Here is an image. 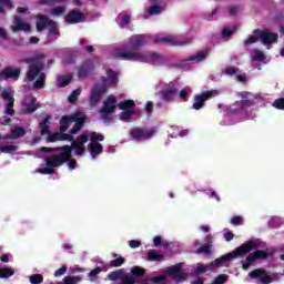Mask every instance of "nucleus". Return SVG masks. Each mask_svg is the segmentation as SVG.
<instances>
[{"label": "nucleus", "mask_w": 284, "mask_h": 284, "mask_svg": "<svg viewBox=\"0 0 284 284\" xmlns=\"http://www.w3.org/2000/svg\"><path fill=\"white\" fill-rule=\"evenodd\" d=\"M23 63L29 65L24 81L33 83V90H43L47 79L43 72V70H45V54L38 53L33 57L26 58Z\"/></svg>", "instance_id": "nucleus-1"}, {"label": "nucleus", "mask_w": 284, "mask_h": 284, "mask_svg": "<svg viewBox=\"0 0 284 284\" xmlns=\"http://www.w3.org/2000/svg\"><path fill=\"white\" fill-rule=\"evenodd\" d=\"M255 247H256V244L254 243V240H248L245 243H243L241 246L236 247L233 252L215 258L211 263V270L214 272V270H219V267H223L225 263H230V261H233V258H245V256H247L250 252H253Z\"/></svg>", "instance_id": "nucleus-2"}, {"label": "nucleus", "mask_w": 284, "mask_h": 284, "mask_svg": "<svg viewBox=\"0 0 284 284\" xmlns=\"http://www.w3.org/2000/svg\"><path fill=\"white\" fill-rule=\"evenodd\" d=\"M39 152H41L42 154H52V152H61L60 154H53L49 158H45L44 160L47 168L54 170V168H61L63 163H68V161H70L71 149L68 145L58 148L42 146L39 149Z\"/></svg>", "instance_id": "nucleus-3"}, {"label": "nucleus", "mask_w": 284, "mask_h": 284, "mask_svg": "<svg viewBox=\"0 0 284 284\" xmlns=\"http://www.w3.org/2000/svg\"><path fill=\"white\" fill-rule=\"evenodd\" d=\"M116 57L119 59H125L126 61H144V63H161L164 61L163 55L152 52L149 55L143 53L130 52V51H118Z\"/></svg>", "instance_id": "nucleus-4"}, {"label": "nucleus", "mask_w": 284, "mask_h": 284, "mask_svg": "<svg viewBox=\"0 0 284 284\" xmlns=\"http://www.w3.org/2000/svg\"><path fill=\"white\" fill-rule=\"evenodd\" d=\"M61 119L62 124L67 128V130H70V125L74 123L73 128L69 131L71 136H73V134H79V132L83 130V125H85V115H83L81 112L63 115Z\"/></svg>", "instance_id": "nucleus-5"}, {"label": "nucleus", "mask_w": 284, "mask_h": 284, "mask_svg": "<svg viewBox=\"0 0 284 284\" xmlns=\"http://www.w3.org/2000/svg\"><path fill=\"white\" fill-rule=\"evenodd\" d=\"M150 41L148 34H135L129 39V49H121L119 52H139Z\"/></svg>", "instance_id": "nucleus-6"}, {"label": "nucleus", "mask_w": 284, "mask_h": 284, "mask_svg": "<svg viewBox=\"0 0 284 284\" xmlns=\"http://www.w3.org/2000/svg\"><path fill=\"white\" fill-rule=\"evenodd\" d=\"M90 140V135L88 133H82L77 138V140H71V145L68 148L71 149L70 151V159H72V150H75L77 156H83L85 154V143Z\"/></svg>", "instance_id": "nucleus-7"}, {"label": "nucleus", "mask_w": 284, "mask_h": 284, "mask_svg": "<svg viewBox=\"0 0 284 284\" xmlns=\"http://www.w3.org/2000/svg\"><path fill=\"white\" fill-rule=\"evenodd\" d=\"M156 135V128L143 129L141 126H135L130 130V136L133 141H150Z\"/></svg>", "instance_id": "nucleus-8"}, {"label": "nucleus", "mask_w": 284, "mask_h": 284, "mask_svg": "<svg viewBox=\"0 0 284 284\" xmlns=\"http://www.w3.org/2000/svg\"><path fill=\"white\" fill-rule=\"evenodd\" d=\"M160 93L162 101L165 103H173V101H176V97H179V88H176V84L171 81L161 89Z\"/></svg>", "instance_id": "nucleus-9"}, {"label": "nucleus", "mask_w": 284, "mask_h": 284, "mask_svg": "<svg viewBox=\"0 0 284 284\" xmlns=\"http://www.w3.org/2000/svg\"><path fill=\"white\" fill-rule=\"evenodd\" d=\"M65 132H68V126H65V124L62 123V118H61L59 131L52 134H49L47 141L49 143H57V141H74V135L67 134Z\"/></svg>", "instance_id": "nucleus-10"}, {"label": "nucleus", "mask_w": 284, "mask_h": 284, "mask_svg": "<svg viewBox=\"0 0 284 284\" xmlns=\"http://www.w3.org/2000/svg\"><path fill=\"white\" fill-rule=\"evenodd\" d=\"M250 278L256 281L257 284L274 283V277L267 274L264 267L255 268L248 273Z\"/></svg>", "instance_id": "nucleus-11"}, {"label": "nucleus", "mask_w": 284, "mask_h": 284, "mask_svg": "<svg viewBox=\"0 0 284 284\" xmlns=\"http://www.w3.org/2000/svg\"><path fill=\"white\" fill-rule=\"evenodd\" d=\"M253 100H240L230 104L226 109L227 114H243L247 108H252L254 105Z\"/></svg>", "instance_id": "nucleus-12"}, {"label": "nucleus", "mask_w": 284, "mask_h": 284, "mask_svg": "<svg viewBox=\"0 0 284 284\" xmlns=\"http://www.w3.org/2000/svg\"><path fill=\"white\" fill-rule=\"evenodd\" d=\"M253 34H257V37H260L263 45H272V43H276V41H278V33H274L270 31V29H255Z\"/></svg>", "instance_id": "nucleus-13"}, {"label": "nucleus", "mask_w": 284, "mask_h": 284, "mask_svg": "<svg viewBox=\"0 0 284 284\" xmlns=\"http://www.w3.org/2000/svg\"><path fill=\"white\" fill-rule=\"evenodd\" d=\"M214 98V91H204L193 97V110H203L205 102Z\"/></svg>", "instance_id": "nucleus-14"}, {"label": "nucleus", "mask_w": 284, "mask_h": 284, "mask_svg": "<svg viewBox=\"0 0 284 284\" xmlns=\"http://www.w3.org/2000/svg\"><path fill=\"white\" fill-rule=\"evenodd\" d=\"M114 110H116V97L109 95L106 100L103 102V106L100 109V114H114Z\"/></svg>", "instance_id": "nucleus-15"}, {"label": "nucleus", "mask_w": 284, "mask_h": 284, "mask_svg": "<svg viewBox=\"0 0 284 284\" xmlns=\"http://www.w3.org/2000/svg\"><path fill=\"white\" fill-rule=\"evenodd\" d=\"M23 105L26 108L23 110L24 114H34V112L41 108V104L37 102V98L33 95L26 97Z\"/></svg>", "instance_id": "nucleus-16"}, {"label": "nucleus", "mask_w": 284, "mask_h": 284, "mask_svg": "<svg viewBox=\"0 0 284 284\" xmlns=\"http://www.w3.org/2000/svg\"><path fill=\"white\" fill-rule=\"evenodd\" d=\"M21 77V69L9 65L0 71V79L8 81V79H19Z\"/></svg>", "instance_id": "nucleus-17"}, {"label": "nucleus", "mask_w": 284, "mask_h": 284, "mask_svg": "<svg viewBox=\"0 0 284 284\" xmlns=\"http://www.w3.org/2000/svg\"><path fill=\"white\" fill-rule=\"evenodd\" d=\"M92 72H94V62L92 60H85L78 69V78L85 79Z\"/></svg>", "instance_id": "nucleus-18"}, {"label": "nucleus", "mask_w": 284, "mask_h": 284, "mask_svg": "<svg viewBox=\"0 0 284 284\" xmlns=\"http://www.w3.org/2000/svg\"><path fill=\"white\" fill-rule=\"evenodd\" d=\"M166 274L169 276H173L174 281L181 282L185 281L187 278V274L183 272V268H181V265H174L166 268Z\"/></svg>", "instance_id": "nucleus-19"}, {"label": "nucleus", "mask_w": 284, "mask_h": 284, "mask_svg": "<svg viewBox=\"0 0 284 284\" xmlns=\"http://www.w3.org/2000/svg\"><path fill=\"white\" fill-rule=\"evenodd\" d=\"M109 281H119L121 280L120 284H130V277L128 275V272H125V270L121 268V270H116L111 272L108 275Z\"/></svg>", "instance_id": "nucleus-20"}, {"label": "nucleus", "mask_w": 284, "mask_h": 284, "mask_svg": "<svg viewBox=\"0 0 284 284\" xmlns=\"http://www.w3.org/2000/svg\"><path fill=\"white\" fill-rule=\"evenodd\" d=\"M14 26H11V31L12 32H30L32 30V28L30 27V23L24 22L23 19H21V17L16 16L14 17V21H13Z\"/></svg>", "instance_id": "nucleus-21"}, {"label": "nucleus", "mask_w": 284, "mask_h": 284, "mask_svg": "<svg viewBox=\"0 0 284 284\" xmlns=\"http://www.w3.org/2000/svg\"><path fill=\"white\" fill-rule=\"evenodd\" d=\"M1 97L4 101H8L6 104L4 114L14 116V98L11 97L10 92L8 91L2 92Z\"/></svg>", "instance_id": "nucleus-22"}, {"label": "nucleus", "mask_w": 284, "mask_h": 284, "mask_svg": "<svg viewBox=\"0 0 284 284\" xmlns=\"http://www.w3.org/2000/svg\"><path fill=\"white\" fill-rule=\"evenodd\" d=\"M105 92V87H99L91 91V95L89 98V103L91 108H97L99 105V101H101V95Z\"/></svg>", "instance_id": "nucleus-23"}, {"label": "nucleus", "mask_w": 284, "mask_h": 284, "mask_svg": "<svg viewBox=\"0 0 284 284\" xmlns=\"http://www.w3.org/2000/svg\"><path fill=\"white\" fill-rule=\"evenodd\" d=\"M145 273V268L141 266H133L131 268V273H126V276H129L130 284H136V278H143Z\"/></svg>", "instance_id": "nucleus-24"}, {"label": "nucleus", "mask_w": 284, "mask_h": 284, "mask_svg": "<svg viewBox=\"0 0 284 284\" xmlns=\"http://www.w3.org/2000/svg\"><path fill=\"white\" fill-rule=\"evenodd\" d=\"M83 20H84L83 13L81 11H77V10L70 11L64 18V21L67 23H71V24L81 23V22H83Z\"/></svg>", "instance_id": "nucleus-25"}, {"label": "nucleus", "mask_w": 284, "mask_h": 284, "mask_svg": "<svg viewBox=\"0 0 284 284\" xmlns=\"http://www.w3.org/2000/svg\"><path fill=\"white\" fill-rule=\"evenodd\" d=\"M51 21L52 20H50V18H48V16H40L37 21V24H36L38 32L45 30V28L50 26Z\"/></svg>", "instance_id": "nucleus-26"}, {"label": "nucleus", "mask_w": 284, "mask_h": 284, "mask_svg": "<svg viewBox=\"0 0 284 284\" xmlns=\"http://www.w3.org/2000/svg\"><path fill=\"white\" fill-rule=\"evenodd\" d=\"M50 115H47L43 121L39 123V126L41 128L40 134L41 136H45L50 134Z\"/></svg>", "instance_id": "nucleus-27"}, {"label": "nucleus", "mask_w": 284, "mask_h": 284, "mask_svg": "<svg viewBox=\"0 0 284 284\" xmlns=\"http://www.w3.org/2000/svg\"><path fill=\"white\" fill-rule=\"evenodd\" d=\"M207 51H199L197 54L189 57L185 61H193L194 63H201L207 59Z\"/></svg>", "instance_id": "nucleus-28"}, {"label": "nucleus", "mask_w": 284, "mask_h": 284, "mask_svg": "<svg viewBox=\"0 0 284 284\" xmlns=\"http://www.w3.org/2000/svg\"><path fill=\"white\" fill-rule=\"evenodd\" d=\"M106 77L109 79V84L112 85V88H116V85H119V75H116L114 70L109 69L106 71Z\"/></svg>", "instance_id": "nucleus-29"}, {"label": "nucleus", "mask_w": 284, "mask_h": 284, "mask_svg": "<svg viewBox=\"0 0 284 284\" xmlns=\"http://www.w3.org/2000/svg\"><path fill=\"white\" fill-rule=\"evenodd\" d=\"M58 88H65L72 83V74L59 75L57 79Z\"/></svg>", "instance_id": "nucleus-30"}, {"label": "nucleus", "mask_w": 284, "mask_h": 284, "mask_svg": "<svg viewBox=\"0 0 284 284\" xmlns=\"http://www.w3.org/2000/svg\"><path fill=\"white\" fill-rule=\"evenodd\" d=\"M89 152L93 156H99V154H103V144L101 143H90L89 144Z\"/></svg>", "instance_id": "nucleus-31"}, {"label": "nucleus", "mask_w": 284, "mask_h": 284, "mask_svg": "<svg viewBox=\"0 0 284 284\" xmlns=\"http://www.w3.org/2000/svg\"><path fill=\"white\" fill-rule=\"evenodd\" d=\"M21 136H26V129L23 126H16L8 139H21Z\"/></svg>", "instance_id": "nucleus-32"}, {"label": "nucleus", "mask_w": 284, "mask_h": 284, "mask_svg": "<svg viewBox=\"0 0 284 284\" xmlns=\"http://www.w3.org/2000/svg\"><path fill=\"white\" fill-rule=\"evenodd\" d=\"M254 261H256V255L253 253L248 254L246 256L245 261H242V268L243 270H247L248 267H252V265L254 264Z\"/></svg>", "instance_id": "nucleus-33"}, {"label": "nucleus", "mask_w": 284, "mask_h": 284, "mask_svg": "<svg viewBox=\"0 0 284 284\" xmlns=\"http://www.w3.org/2000/svg\"><path fill=\"white\" fill-rule=\"evenodd\" d=\"M190 92H192V89L190 87H184L179 94V99L183 101V103L190 101Z\"/></svg>", "instance_id": "nucleus-34"}, {"label": "nucleus", "mask_w": 284, "mask_h": 284, "mask_svg": "<svg viewBox=\"0 0 284 284\" xmlns=\"http://www.w3.org/2000/svg\"><path fill=\"white\" fill-rule=\"evenodd\" d=\"M197 254H205L206 256L212 255V241L200 246L196 251Z\"/></svg>", "instance_id": "nucleus-35"}, {"label": "nucleus", "mask_w": 284, "mask_h": 284, "mask_svg": "<svg viewBox=\"0 0 284 284\" xmlns=\"http://www.w3.org/2000/svg\"><path fill=\"white\" fill-rule=\"evenodd\" d=\"M136 103H134V100H124L122 102H119L118 108L120 110L130 111L132 108H134Z\"/></svg>", "instance_id": "nucleus-36"}, {"label": "nucleus", "mask_w": 284, "mask_h": 284, "mask_svg": "<svg viewBox=\"0 0 284 284\" xmlns=\"http://www.w3.org/2000/svg\"><path fill=\"white\" fill-rule=\"evenodd\" d=\"M54 34L55 37H61V32L59 31V26L54 20L49 22V36Z\"/></svg>", "instance_id": "nucleus-37"}, {"label": "nucleus", "mask_w": 284, "mask_h": 284, "mask_svg": "<svg viewBox=\"0 0 284 284\" xmlns=\"http://www.w3.org/2000/svg\"><path fill=\"white\" fill-rule=\"evenodd\" d=\"M10 276H14V268L0 267V278H10Z\"/></svg>", "instance_id": "nucleus-38"}, {"label": "nucleus", "mask_w": 284, "mask_h": 284, "mask_svg": "<svg viewBox=\"0 0 284 284\" xmlns=\"http://www.w3.org/2000/svg\"><path fill=\"white\" fill-rule=\"evenodd\" d=\"M19 148L17 145H0V152L3 154H14Z\"/></svg>", "instance_id": "nucleus-39"}, {"label": "nucleus", "mask_w": 284, "mask_h": 284, "mask_svg": "<svg viewBox=\"0 0 284 284\" xmlns=\"http://www.w3.org/2000/svg\"><path fill=\"white\" fill-rule=\"evenodd\" d=\"M3 8H8V10H12L14 4H12L11 0H0V14H3L6 10Z\"/></svg>", "instance_id": "nucleus-40"}, {"label": "nucleus", "mask_w": 284, "mask_h": 284, "mask_svg": "<svg viewBox=\"0 0 284 284\" xmlns=\"http://www.w3.org/2000/svg\"><path fill=\"white\" fill-rule=\"evenodd\" d=\"M81 281H83V278H81V276H65V277H63V283L64 284H78V283H81Z\"/></svg>", "instance_id": "nucleus-41"}, {"label": "nucleus", "mask_w": 284, "mask_h": 284, "mask_svg": "<svg viewBox=\"0 0 284 284\" xmlns=\"http://www.w3.org/2000/svg\"><path fill=\"white\" fill-rule=\"evenodd\" d=\"M163 258H164L163 254H159L154 251H150L148 253V261H151V262H153V261H163Z\"/></svg>", "instance_id": "nucleus-42"}, {"label": "nucleus", "mask_w": 284, "mask_h": 284, "mask_svg": "<svg viewBox=\"0 0 284 284\" xmlns=\"http://www.w3.org/2000/svg\"><path fill=\"white\" fill-rule=\"evenodd\" d=\"M79 97H81V89H75L69 95V103H77L79 101Z\"/></svg>", "instance_id": "nucleus-43"}, {"label": "nucleus", "mask_w": 284, "mask_h": 284, "mask_svg": "<svg viewBox=\"0 0 284 284\" xmlns=\"http://www.w3.org/2000/svg\"><path fill=\"white\" fill-rule=\"evenodd\" d=\"M234 32H236V27H233V28L225 27L222 30V39H230V36L234 34Z\"/></svg>", "instance_id": "nucleus-44"}, {"label": "nucleus", "mask_w": 284, "mask_h": 284, "mask_svg": "<svg viewBox=\"0 0 284 284\" xmlns=\"http://www.w3.org/2000/svg\"><path fill=\"white\" fill-rule=\"evenodd\" d=\"M91 139V143H99L98 141H105V136L101 133H97V132H91L90 135Z\"/></svg>", "instance_id": "nucleus-45"}, {"label": "nucleus", "mask_w": 284, "mask_h": 284, "mask_svg": "<svg viewBox=\"0 0 284 284\" xmlns=\"http://www.w3.org/2000/svg\"><path fill=\"white\" fill-rule=\"evenodd\" d=\"M124 264H125V257L119 256L118 258L112 260L110 262V267H121V265H124Z\"/></svg>", "instance_id": "nucleus-46"}, {"label": "nucleus", "mask_w": 284, "mask_h": 284, "mask_svg": "<svg viewBox=\"0 0 284 284\" xmlns=\"http://www.w3.org/2000/svg\"><path fill=\"white\" fill-rule=\"evenodd\" d=\"M29 282L31 284H41L43 283V275L41 274H33L29 277Z\"/></svg>", "instance_id": "nucleus-47"}, {"label": "nucleus", "mask_w": 284, "mask_h": 284, "mask_svg": "<svg viewBox=\"0 0 284 284\" xmlns=\"http://www.w3.org/2000/svg\"><path fill=\"white\" fill-rule=\"evenodd\" d=\"M253 253L255 254L256 261H261L263 258L270 257V253H267V251L257 250V251H255Z\"/></svg>", "instance_id": "nucleus-48"}, {"label": "nucleus", "mask_w": 284, "mask_h": 284, "mask_svg": "<svg viewBox=\"0 0 284 284\" xmlns=\"http://www.w3.org/2000/svg\"><path fill=\"white\" fill-rule=\"evenodd\" d=\"M134 114H136V111H134V110L123 111L121 113V119H122V121H130V119H132V116H134Z\"/></svg>", "instance_id": "nucleus-49"}, {"label": "nucleus", "mask_w": 284, "mask_h": 284, "mask_svg": "<svg viewBox=\"0 0 284 284\" xmlns=\"http://www.w3.org/2000/svg\"><path fill=\"white\" fill-rule=\"evenodd\" d=\"M65 0H39V6H54L55 3H63Z\"/></svg>", "instance_id": "nucleus-50"}, {"label": "nucleus", "mask_w": 284, "mask_h": 284, "mask_svg": "<svg viewBox=\"0 0 284 284\" xmlns=\"http://www.w3.org/2000/svg\"><path fill=\"white\" fill-rule=\"evenodd\" d=\"M258 39H260L258 33H253V36L244 40V45H252V43H256Z\"/></svg>", "instance_id": "nucleus-51"}, {"label": "nucleus", "mask_w": 284, "mask_h": 284, "mask_svg": "<svg viewBox=\"0 0 284 284\" xmlns=\"http://www.w3.org/2000/svg\"><path fill=\"white\" fill-rule=\"evenodd\" d=\"M205 272H213L211 264H209V265H199L196 267V274H205Z\"/></svg>", "instance_id": "nucleus-52"}, {"label": "nucleus", "mask_w": 284, "mask_h": 284, "mask_svg": "<svg viewBox=\"0 0 284 284\" xmlns=\"http://www.w3.org/2000/svg\"><path fill=\"white\" fill-rule=\"evenodd\" d=\"M65 12V7H55L51 9V14L53 17H61Z\"/></svg>", "instance_id": "nucleus-53"}, {"label": "nucleus", "mask_w": 284, "mask_h": 284, "mask_svg": "<svg viewBox=\"0 0 284 284\" xmlns=\"http://www.w3.org/2000/svg\"><path fill=\"white\" fill-rule=\"evenodd\" d=\"M253 61H265V53H263L261 50H255Z\"/></svg>", "instance_id": "nucleus-54"}, {"label": "nucleus", "mask_w": 284, "mask_h": 284, "mask_svg": "<svg viewBox=\"0 0 284 284\" xmlns=\"http://www.w3.org/2000/svg\"><path fill=\"white\" fill-rule=\"evenodd\" d=\"M273 108H275L276 110H284V98H278L274 100Z\"/></svg>", "instance_id": "nucleus-55"}, {"label": "nucleus", "mask_w": 284, "mask_h": 284, "mask_svg": "<svg viewBox=\"0 0 284 284\" xmlns=\"http://www.w3.org/2000/svg\"><path fill=\"white\" fill-rule=\"evenodd\" d=\"M224 283H227V275L221 274L214 278L212 284H224Z\"/></svg>", "instance_id": "nucleus-56"}, {"label": "nucleus", "mask_w": 284, "mask_h": 284, "mask_svg": "<svg viewBox=\"0 0 284 284\" xmlns=\"http://www.w3.org/2000/svg\"><path fill=\"white\" fill-rule=\"evenodd\" d=\"M149 281L150 283L165 284V276L160 275V276L151 277Z\"/></svg>", "instance_id": "nucleus-57"}, {"label": "nucleus", "mask_w": 284, "mask_h": 284, "mask_svg": "<svg viewBox=\"0 0 284 284\" xmlns=\"http://www.w3.org/2000/svg\"><path fill=\"white\" fill-rule=\"evenodd\" d=\"M101 272H102V268L98 266V267L93 268L92 271H90L88 273V276L90 278H94L95 276H99V274H101Z\"/></svg>", "instance_id": "nucleus-58"}, {"label": "nucleus", "mask_w": 284, "mask_h": 284, "mask_svg": "<svg viewBox=\"0 0 284 284\" xmlns=\"http://www.w3.org/2000/svg\"><path fill=\"white\" fill-rule=\"evenodd\" d=\"M40 174H55L54 169H51L50 166H45L38 170Z\"/></svg>", "instance_id": "nucleus-59"}, {"label": "nucleus", "mask_w": 284, "mask_h": 284, "mask_svg": "<svg viewBox=\"0 0 284 284\" xmlns=\"http://www.w3.org/2000/svg\"><path fill=\"white\" fill-rule=\"evenodd\" d=\"M232 225H243V217L235 215L231 220Z\"/></svg>", "instance_id": "nucleus-60"}, {"label": "nucleus", "mask_w": 284, "mask_h": 284, "mask_svg": "<svg viewBox=\"0 0 284 284\" xmlns=\"http://www.w3.org/2000/svg\"><path fill=\"white\" fill-rule=\"evenodd\" d=\"M65 272H68V266H62L54 272V276L55 277L63 276Z\"/></svg>", "instance_id": "nucleus-61"}, {"label": "nucleus", "mask_w": 284, "mask_h": 284, "mask_svg": "<svg viewBox=\"0 0 284 284\" xmlns=\"http://www.w3.org/2000/svg\"><path fill=\"white\" fill-rule=\"evenodd\" d=\"M131 18L130 16H124L120 21L121 28H125V26H130Z\"/></svg>", "instance_id": "nucleus-62"}, {"label": "nucleus", "mask_w": 284, "mask_h": 284, "mask_svg": "<svg viewBox=\"0 0 284 284\" xmlns=\"http://www.w3.org/2000/svg\"><path fill=\"white\" fill-rule=\"evenodd\" d=\"M155 43H173V40L172 38H168V37L156 38Z\"/></svg>", "instance_id": "nucleus-63"}, {"label": "nucleus", "mask_w": 284, "mask_h": 284, "mask_svg": "<svg viewBox=\"0 0 284 284\" xmlns=\"http://www.w3.org/2000/svg\"><path fill=\"white\" fill-rule=\"evenodd\" d=\"M68 168L69 170H77V160L70 158L68 161Z\"/></svg>", "instance_id": "nucleus-64"}]
</instances>
